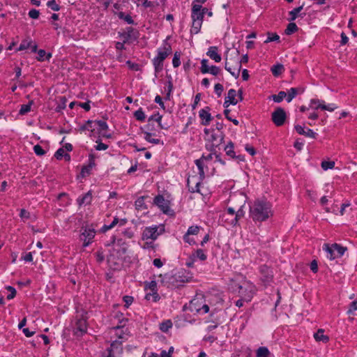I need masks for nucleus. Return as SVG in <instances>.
<instances>
[{"mask_svg":"<svg viewBox=\"0 0 357 357\" xmlns=\"http://www.w3.org/2000/svg\"><path fill=\"white\" fill-rule=\"evenodd\" d=\"M272 215L271 205L266 201L257 199L250 206V217L254 222L266 221Z\"/></svg>","mask_w":357,"mask_h":357,"instance_id":"f257e3e1","label":"nucleus"},{"mask_svg":"<svg viewBox=\"0 0 357 357\" xmlns=\"http://www.w3.org/2000/svg\"><path fill=\"white\" fill-rule=\"evenodd\" d=\"M239 52L236 50L229 55L227 54L225 57V68L234 77H238L241 69V61H239Z\"/></svg>","mask_w":357,"mask_h":357,"instance_id":"f03ea898","label":"nucleus"},{"mask_svg":"<svg viewBox=\"0 0 357 357\" xmlns=\"http://www.w3.org/2000/svg\"><path fill=\"white\" fill-rule=\"evenodd\" d=\"M187 280L181 271L174 273H167L165 275L163 282H165L167 287L176 288L184 283Z\"/></svg>","mask_w":357,"mask_h":357,"instance_id":"7ed1b4c3","label":"nucleus"},{"mask_svg":"<svg viewBox=\"0 0 357 357\" xmlns=\"http://www.w3.org/2000/svg\"><path fill=\"white\" fill-rule=\"evenodd\" d=\"M323 250L326 252V257L330 260H333L343 256L347 249L337 243H333L331 245L324 244Z\"/></svg>","mask_w":357,"mask_h":357,"instance_id":"20e7f679","label":"nucleus"},{"mask_svg":"<svg viewBox=\"0 0 357 357\" xmlns=\"http://www.w3.org/2000/svg\"><path fill=\"white\" fill-rule=\"evenodd\" d=\"M195 164L199 169V180L195 182V186H191V181L196 178L195 176H192V179L188 178L187 185L188 187L189 191L191 192H199V185L201 184V181L204 178L205 173L204 170V167L205 165V162L203 161V159H198L195 160Z\"/></svg>","mask_w":357,"mask_h":357,"instance_id":"39448f33","label":"nucleus"},{"mask_svg":"<svg viewBox=\"0 0 357 357\" xmlns=\"http://www.w3.org/2000/svg\"><path fill=\"white\" fill-rule=\"evenodd\" d=\"M238 294L246 302L250 301L256 291L255 286L248 281H245L238 287Z\"/></svg>","mask_w":357,"mask_h":357,"instance_id":"423d86ee","label":"nucleus"},{"mask_svg":"<svg viewBox=\"0 0 357 357\" xmlns=\"http://www.w3.org/2000/svg\"><path fill=\"white\" fill-rule=\"evenodd\" d=\"M245 215L243 206L240 207L236 211V216H229L227 215H221V221L225 222L227 226L234 227L238 224V220L242 218Z\"/></svg>","mask_w":357,"mask_h":357,"instance_id":"0eeeda50","label":"nucleus"},{"mask_svg":"<svg viewBox=\"0 0 357 357\" xmlns=\"http://www.w3.org/2000/svg\"><path fill=\"white\" fill-rule=\"evenodd\" d=\"M224 134L222 132H220L219 133L213 132L210 137L208 138V141L210 142V144H206V149L211 152H213L215 151V148L220 146L224 141Z\"/></svg>","mask_w":357,"mask_h":357,"instance_id":"6e6552de","label":"nucleus"},{"mask_svg":"<svg viewBox=\"0 0 357 357\" xmlns=\"http://www.w3.org/2000/svg\"><path fill=\"white\" fill-rule=\"evenodd\" d=\"M96 235L94 229L88 227L82 228V231L80 234V241H83V247L89 246L93 241Z\"/></svg>","mask_w":357,"mask_h":357,"instance_id":"1a4fd4ad","label":"nucleus"},{"mask_svg":"<svg viewBox=\"0 0 357 357\" xmlns=\"http://www.w3.org/2000/svg\"><path fill=\"white\" fill-rule=\"evenodd\" d=\"M287 115L284 109L278 107L272 113V121L277 126H282L286 120Z\"/></svg>","mask_w":357,"mask_h":357,"instance_id":"9d476101","label":"nucleus"},{"mask_svg":"<svg viewBox=\"0 0 357 357\" xmlns=\"http://www.w3.org/2000/svg\"><path fill=\"white\" fill-rule=\"evenodd\" d=\"M162 231H158V227L156 226L146 227L142 232V238L143 240L151 239L155 241L162 234Z\"/></svg>","mask_w":357,"mask_h":357,"instance_id":"9b49d317","label":"nucleus"},{"mask_svg":"<svg viewBox=\"0 0 357 357\" xmlns=\"http://www.w3.org/2000/svg\"><path fill=\"white\" fill-rule=\"evenodd\" d=\"M259 272L261 273V280L265 284V285L269 284L273 277L272 270L266 265H262L259 268Z\"/></svg>","mask_w":357,"mask_h":357,"instance_id":"f8f14e48","label":"nucleus"},{"mask_svg":"<svg viewBox=\"0 0 357 357\" xmlns=\"http://www.w3.org/2000/svg\"><path fill=\"white\" fill-rule=\"evenodd\" d=\"M208 11L206 8L202 7L201 5L195 4L192 8V20H199L203 22L204 15Z\"/></svg>","mask_w":357,"mask_h":357,"instance_id":"ddd939ff","label":"nucleus"},{"mask_svg":"<svg viewBox=\"0 0 357 357\" xmlns=\"http://www.w3.org/2000/svg\"><path fill=\"white\" fill-rule=\"evenodd\" d=\"M319 103L317 106L314 107V109H321L322 110H327L329 112L334 111L337 107L335 104L326 105L324 101L318 99H312L310 100V107H313V104Z\"/></svg>","mask_w":357,"mask_h":357,"instance_id":"4468645a","label":"nucleus"},{"mask_svg":"<svg viewBox=\"0 0 357 357\" xmlns=\"http://www.w3.org/2000/svg\"><path fill=\"white\" fill-rule=\"evenodd\" d=\"M190 307L192 310H195L198 313L206 314L209 312V306L207 304H203L201 306L199 298H195L191 301Z\"/></svg>","mask_w":357,"mask_h":357,"instance_id":"2eb2a0df","label":"nucleus"},{"mask_svg":"<svg viewBox=\"0 0 357 357\" xmlns=\"http://www.w3.org/2000/svg\"><path fill=\"white\" fill-rule=\"evenodd\" d=\"M154 204L158 206L161 211L167 213L169 209V203L162 195H158L154 198Z\"/></svg>","mask_w":357,"mask_h":357,"instance_id":"dca6fc26","label":"nucleus"},{"mask_svg":"<svg viewBox=\"0 0 357 357\" xmlns=\"http://www.w3.org/2000/svg\"><path fill=\"white\" fill-rule=\"evenodd\" d=\"M172 53V47L166 40L164 41L163 47L158 49L157 57L164 61Z\"/></svg>","mask_w":357,"mask_h":357,"instance_id":"f3484780","label":"nucleus"},{"mask_svg":"<svg viewBox=\"0 0 357 357\" xmlns=\"http://www.w3.org/2000/svg\"><path fill=\"white\" fill-rule=\"evenodd\" d=\"M237 96V92L235 89H231L229 90L227 93V96L225 98L224 102V107L227 108L229 105H236L238 102V100L236 99V96Z\"/></svg>","mask_w":357,"mask_h":357,"instance_id":"a211bd4d","label":"nucleus"},{"mask_svg":"<svg viewBox=\"0 0 357 357\" xmlns=\"http://www.w3.org/2000/svg\"><path fill=\"white\" fill-rule=\"evenodd\" d=\"M210 108L206 107L205 109H202L199 112V116L202 120V124L204 126H208L210 121L212 120V116L209 113Z\"/></svg>","mask_w":357,"mask_h":357,"instance_id":"6ab92c4d","label":"nucleus"},{"mask_svg":"<svg viewBox=\"0 0 357 357\" xmlns=\"http://www.w3.org/2000/svg\"><path fill=\"white\" fill-rule=\"evenodd\" d=\"M295 130L299 135H305L312 139L316 138V136L317 135L312 129L307 128V130H305V127L300 125L295 126Z\"/></svg>","mask_w":357,"mask_h":357,"instance_id":"aec40b11","label":"nucleus"},{"mask_svg":"<svg viewBox=\"0 0 357 357\" xmlns=\"http://www.w3.org/2000/svg\"><path fill=\"white\" fill-rule=\"evenodd\" d=\"M87 330L86 322L84 319H79L77 321L75 327V333L77 336H82Z\"/></svg>","mask_w":357,"mask_h":357,"instance_id":"412c9836","label":"nucleus"},{"mask_svg":"<svg viewBox=\"0 0 357 357\" xmlns=\"http://www.w3.org/2000/svg\"><path fill=\"white\" fill-rule=\"evenodd\" d=\"M218 47L211 46L208 49L206 55L215 62H220L222 59L220 54L218 52Z\"/></svg>","mask_w":357,"mask_h":357,"instance_id":"4be33fe9","label":"nucleus"},{"mask_svg":"<svg viewBox=\"0 0 357 357\" xmlns=\"http://www.w3.org/2000/svg\"><path fill=\"white\" fill-rule=\"evenodd\" d=\"M112 244L121 247V252L123 254H125L128 249V245L126 243L122 238H116V236L112 237Z\"/></svg>","mask_w":357,"mask_h":357,"instance_id":"5701e85b","label":"nucleus"},{"mask_svg":"<svg viewBox=\"0 0 357 357\" xmlns=\"http://www.w3.org/2000/svg\"><path fill=\"white\" fill-rule=\"evenodd\" d=\"M95 126L97 125L99 127L100 134L107 138H110L111 135H107L105 132H102L106 131L108 129V126L107 123L104 121H95Z\"/></svg>","mask_w":357,"mask_h":357,"instance_id":"b1692460","label":"nucleus"},{"mask_svg":"<svg viewBox=\"0 0 357 357\" xmlns=\"http://www.w3.org/2000/svg\"><path fill=\"white\" fill-rule=\"evenodd\" d=\"M121 36L124 38L123 43H126L132 38H137V36L134 35V29L132 27L126 28V31L121 33Z\"/></svg>","mask_w":357,"mask_h":357,"instance_id":"393cba45","label":"nucleus"},{"mask_svg":"<svg viewBox=\"0 0 357 357\" xmlns=\"http://www.w3.org/2000/svg\"><path fill=\"white\" fill-rule=\"evenodd\" d=\"M304 89L303 88H291L288 91L287 101L290 102L298 93H302Z\"/></svg>","mask_w":357,"mask_h":357,"instance_id":"a878e982","label":"nucleus"},{"mask_svg":"<svg viewBox=\"0 0 357 357\" xmlns=\"http://www.w3.org/2000/svg\"><path fill=\"white\" fill-rule=\"evenodd\" d=\"M92 200V195L90 191L86 192L82 197L78 198L77 202L79 206L90 204Z\"/></svg>","mask_w":357,"mask_h":357,"instance_id":"bb28decb","label":"nucleus"},{"mask_svg":"<svg viewBox=\"0 0 357 357\" xmlns=\"http://www.w3.org/2000/svg\"><path fill=\"white\" fill-rule=\"evenodd\" d=\"M324 331L323 329H319L314 335V339L318 342H327L329 337L327 335H324Z\"/></svg>","mask_w":357,"mask_h":357,"instance_id":"cd10ccee","label":"nucleus"},{"mask_svg":"<svg viewBox=\"0 0 357 357\" xmlns=\"http://www.w3.org/2000/svg\"><path fill=\"white\" fill-rule=\"evenodd\" d=\"M51 57V53H46V52L44 50H39L38 51V56L36 59L39 61H43L45 60H50Z\"/></svg>","mask_w":357,"mask_h":357,"instance_id":"c85d7f7f","label":"nucleus"},{"mask_svg":"<svg viewBox=\"0 0 357 357\" xmlns=\"http://www.w3.org/2000/svg\"><path fill=\"white\" fill-rule=\"evenodd\" d=\"M79 130L81 131L89 130L91 132H93L95 130L94 121L91 120L86 121L84 124L80 126Z\"/></svg>","mask_w":357,"mask_h":357,"instance_id":"c756f323","label":"nucleus"},{"mask_svg":"<svg viewBox=\"0 0 357 357\" xmlns=\"http://www.w3.org/2000/svg\"><path fill=\"white\" fill-rule=\"evenodd\" d=\"M191 256L195 260L197 259H199L201 261H205L207 258L206 255L204 253V250L202 249H197L195 252H193L191 255Z\"/></svg>","mask_w":357,"mask_h":357,"instance_id":"7c9ffc66","label":"nucleus"},{"mask_svg":"<svg viewBox=\"0 0 357 357\" xmlns=\"http://www.w3.org/2000/svg\"><path fill=\"white\" fill-rule=\"evenodd\" d=\"M163 61L162 59L155 56L153 59V64L154 66L155 73H159L162 70L163 68Z\"/></svg>","mask_w":357,"mask_h":357,"instance_id":"2f4dec72","label":"nucleus"},{"mask_svg":"<svg viewBox=\"0 0 357 357\" xmlns=\"http://www.w3.org/2000/svg\"><path fill=\"white\" fill-rule=\"evenodd\" d=\"M31 43H33V40L29 38L23 40L19 47L17 49V51H22L29 48Z\"/></svg>","mask_w":357,"mask_h":357,"instance_id":"473e14b6","label":"nucleus"},{"mask_svg":"<svg viewBox=\"0 0 357 357\" xmlns=\"http://www.w3.org/2000/svg\"><path fill=\"white\" fill-rule=\"evenodd\" d=\"M284 68L283 65L280 64V63L274 65L271 68V72H272L273 75L275 77H278L280 75H281L282 73V72L284 71Z\"/></svg>","mask_w":357,"mask_h":357,"instance_id":"72a5a7b5","label":"nucleus"},{"mask_svg":"<svg viewBox=\"0 0 357 357\" xmlns=\"http://www.w3.org/2000/svg\"><path fill=\"white\" fill-rule=\"evenodd\" d=\"M202 22L199 20H192V24L191 28V33L197 34L199 32Z\"/></svg>","mask_w":357,"mask_h":357,"instance_id":"f704fd0d","label":"nucleus"},{"mask_svg":"<svg viewBox=\"0 0 357 357\" xmlns=\"http://www.w3.org/2000/svg\"><path fill=\"white\" fill-rule=\"evenodd\" d=\"M144 137L147 142L154 144H159L160 143V140L159 139H155V138L152 137V136H153L152 133L145 131V132H144Z\"/></svg>","mask_w":357,"mask_h":357,"instance_id":"c9c22d12","label":"nucleus"},{"mask_svg":"<svg viewBox=\"0 0 357 357\" xmlns=\"http://www.w3.org/2000/svg\"><path fill=\"white\" fill-rule=\"evenodd\" d=\"M257 357H268L270 352L267 347H261L257 350Z\"/></svg>","mask_w":357,"mask_h":357,"instance_id":"e433bc0d","label":"nucleus"},{"mask_svg":"<svg viewBox=\"0 0 357 357\" xmlns=\"http://www.w3.org/2000/svg\"><path fill=\"white\" fill-rule=\"evenodd\" d=\"M109 348L112 349L116 353H121L122 351L121 342L119 340L113 341Z\"/></svg>","mask_w":357,"mask_h":357,"instance_id":"4c0bfd02","label":"nucleus"},{"mask_svg":"<svg viewBox=\"0 0 357 357\" xmlns=\"http://www.w3.org/2000/svg\"><path fill=\"white\" fill-rule=\"evenodd\" d=\"M172 327V323L169 319L166 320L160 324V330L164 333H167Z\"/></svg>","mask_w":357,"mask_h":357,"instance_id":"58836bf2","label":"nucleus"},{"mask_svg":"<svg viewBox=\"0 0 357 357\" xmlns=\"http://www.w3.org/2000/svg\"><path fill=\"white\" fill-rule=\"evenodd\" d=\"M303 6H301L297 7V8L293 9L292 10H291L289 13V15H290L289 20L290 21L295 20L297 18L298 13L303 10Z\"/></svg>","mask_w":357,"mask_h":357,"instance_id":"ea45409f","label":"nucleus"},{"mask_svg":"<svg viewBox=\"0 0 357 357\" xmlns=\"http://www.w3.org/2000/svg\"><path fill=\"white\" fill-rule=\"evenodd\" d=\"M33 103V100L29 101L28 104L26 105H22L19 111V114L21 115H24L27 114L29 112L31 111V107L32 104Z\"/></svg>","mask_w":357,"mask_h":357,"instance_id":"a19ab883","label":"nucleus"},{"mask_svg":"<svg viewBox=\"0 0 357 357\" xmlns=\"http://www.w3.org/2000/svg\"><path fill=\"white\" fill-rule=\"evenodd\" d=\"M118 17L119 19L126 21L128 24H134V20H132V17L128 14L126 15L123 12H119L118 13Z\"/></svg>","mask_w":357,"mask_h":357,"instance_id":"79ce46f5","label":"nucleus"},{"mask_svg":"<svg viewBox=\"0 0 357 357\" xmlns=\"http://www.w3.org/2000/svg\"><path fill=\"white\" fill-rule=\"evenodd\" d=\"M225 151H226L227 155L231 158L235 157V153L234 151V144L231 142H229L225 146Z\"/></svg>","mask_w":357,"mask_h":357,"instance_id":"37998d69","label":"nucleus"},{"mask_svg":"<svg viewBox=\"0 0 357 357\" xmlns=\"http://www.w3.org/2000/svg\"><path fill=\"white\" fill-rule=\"evenodd\" d=\"M201 229V227H199L197 225L195 226H191L188 229L187 232L184 235H197Z\"/></svg>","mask_w":357,"mask_h":357,"instance_id":"c03bdc74","label":"nucleus"},{"mask_svg":"<svg viewBox=\"0 0 357 357\" xmlns=\"http://www.w3.org/2000/svg\"><path fill=\"white\" fill-rule=\"evenodd\" d=\"M145 298L148 301H153V302H156L159 300L160 296L155 291H152V293L146 294L145 296Z\"/></svg>","mask_w":357,"mask_h":357,"instance_id":"a18cd8bd","label":"nucleus"},{"mask_svg":"<svg viewBox=\"0 0 357 357\" xmlns=\"http://www.w3.org/2000/svg\"><path fill=\"white\" fill-rule=\"evenodd\" d=\"M134 116L139 121H144L146 119V115L142 108H139L134 113Z\"/></svg>","mask_w":357,"mask_h":357,"instance_id":"49530a36","label":"nucleus"},{"mask_svg":"<svg viewBox=\"0 0 357 357\" xmlns=\"http://www.w3.org/2000/svg\"><path fill=\"white\" fill-rule=\"evenodd\" d=\"M297 29H298L297 25L294 22H291L287 25V27L285 30V33L287 35H291L293 33H294L295 31H296Z\"/></svg>","mask_w":357,"mask_h":357,"instance_id":"de8ad7c7","label":"nucleus"},{"mask_svg":"<svg viewBox=\"0 0 357 357\" xmlns=\"http://www.w3.org/2000/svg\"><path fill=\"white\" fill-rule=\"evenodd\" d=\"M287 96V93L284 91H280L277 95L272 96L273 100L275 102H280Z\"/></svg>","mask_w":357,"mask_h":357,"instance_id":"09e8293b","label":"nucleus"},{"mask_svg":"<svg viewBox=\"0 0 357 357\" xmlns=\"http://www.w3.org/2000/svg\"><path fill=\"white\" fill-rule=\"evenodd\" d=\"M209 68L210 67L208 66V60L207 59H202L201 61V72L203 74L208 73H209Z\"/></svg>","mask_w":357,"mask_h":357,"instance_id":"8fccbe9b","label":"nucleus"},{"mask_svg":"<svg viewBox=\"0 0 357 357\" xmlns=\"http://www.w3.org/2000/svg\"><path fill=\"white\" fill-rule=\"evenodd\" d=\"M180 57L181 53L176 52L172 59V65L174 68H177L181 65Z\"/></svg>","mask_w":357,"mask_h":357,"instance_id":"3c124183","label":"nucleus"},{"mask_svg":"<svg viewBox=\"0 0 357 357\" xmlns=\"http://www.w3.org/2000/svg\"><path fill=\"white\" fill-rule=\"evenodd\" d=\"M324 170L331 169L335 167L334 161H323L321 165Z\"/></svg>","mask_w":357,"mask_h":357,"instance_id":"603ef678","label":"nucleus"},{"mask_svg":"<svg viewBox=\"0 0 357 357\" xmlns=\"http://www.w3.org/2000/svg\"><path fill=\"white\" fill-rule=\"evenodd\" d=\"M280 40V36L277 33H268V38L264 41L265 43H268L273 41H278Z\"/></svg>","mask_w":357,"mask_h":357,"instance_id":"864d4df0","label":"nucleus"},{"mask_svg":"<svg viewBox=\"0 0 357 357\" xmlns=\"http://www.w3.org/2000/svg\"><path fill=\"white\" fill-rule=\"evenodd\" d=\"M47 6L54 11L60 10V6L56 3L55 0H50L47 3Z\"/></svg>","mask_w":357,"mask_h":357,"instance_id":"5fc2aeb1","label":"nucleus"},{"mask_svg":"<svg viewBox=\"0 0 357 357\" xmlns=\"http://www.w3.org/2000/svg\"><path fill=\"white\" fill-rule=\"evenodd\" d=\"M33 151L37 155H43L45 154V151L43 150L41 146L36 144L33 146Z\"/></svg>","mask_w":357,"mask_h":357,"instance_id":"6e6d98bb","label":"nucleus"},{"mask_svg":"<svg viewBox=\"0 0 357 357\" xmlns=\"http://www.w3.org/2000/svg\"><path fill=\"white\" fill-rule=\"evenodd\" d=\"M6 289L10 291V294L7 296V299L10 300L13 299L16 295V290L14 287L11 286H7Z\"/></svg>","mask_w":357,"mask_h":357,"instance_id":"4d7b16f0","label":"nucleus"},{"mask_svg":"<svg viewBox=\"0 0 357 357\" xmlns=\"http://www.w3.org/2000/svg\"><path fill=\"white\" fill-rule=\"evenodd\" d=\"M65 151H64V149L63 148H60L59 149L55 154H54V157L57 159V160H61L65 155Z\"/></svg>","mask_w":357,"mask_h":357,"instance_id":"13d9d810","label":"nucleus"},{"mask_svg":"<svg viewBox=\"0 0 357 357\" xmlns=\"http://www.w3.org/2000/svg\"><path fill=\"white\" fill-rule=\"evenodd\" d=\"M39 10L36 9H31L29 12V16L32 19H38L39 17Z\"/></svg>","mask_w":357,"mask_h":357,"instance_id":"bf43d9fd","label":"nucleus"},{"mask_svg":"<svg viewBox=\"0 0 357 357\" xmlns=\"http://www.w3.org/2000/svg\"><path fill=\"white\" fill-rule=\"evenodd\" d=\"M215 93L220 97L224 90L223 86L221 84H216L214 86Z\"/></svg>","mask_w":357,"mask_h":357,"instance_id":"052dcab7","label":"nucleus"},{"mask_svg":"<svg viewBox=\"0 0 357 357\" xmlns=\"http://www.w3.org/2000/svg\"><path fill=\"white\" fill-rule=\"evenodd\" d=\"M123 301L125 302V307H128L133 302V297L130 296H125L123 298Z\"/></svg>","mask_w":357,"mask_h":357,"instance_id":"680f3d73","label":"nucleus"},{"mask_svg":"<svg viewBox=\"0 0 357 357\" xmlns=\"http://www.w3.org/2000/svg\"><path fill=\"white\" fill-rule=\"evenodd\" d=\"M92 167V164L91 163L89 166H84L82 168L81 174L84 177L86 174L90 173L91 169Z\"/></svg>","mask_w":357,"mask_h":357,"instance_id":"e2e57ef3","label":"nucleus"},{"mask_svg":"<svg viewBox=\"0 0 357 357\" xmlns=\"http://www.w3.org/2000/svg\"><path fill=\"white\" fill-rule=\"evenodd\" d=\"M356 310H357V301H354L351 303L349 308L347 311V313L349 314H351L353 313L354 311H356Z\"/></svg>","mask_w":357,"mask_h":357,"instance_id":"0e129e2a","label":"nucleus"},{"mask_svg":"<svg viewBox=\"0 0 357 357\" xmlns=\"http://www.w3.org/2000/svg\"><path fill=\"white\" fill-rule=\"evenodd\" d=\"M220 72V68L215 66H212L211 67H210L209 68V73H211L213 75H218Z\"/></svg>","mask_w":357,"mask_h":357,"instance_id":"69168bd1","label":"nucleus"},{"mask_svg":"<svg viewBox=\"0 0 357 357\" xmlns=\"http://www.w3.org/2000/svg\"><path fill=\"white\" fill-rule=\"evenodd\" d=\"M222 215H227L229 216H236V211L231 207H229Z\"/></svg>","mask_w":357,"mask_h":357,"instance_id":"338daca9","label":"nucleus"},{"mask_svg":"<svg viewBox=\"0 0 357 357\" xmlns=\"http://www.w3.org/2000/svg\"><path fill=\"white\" fill-rule=\"evenodd\" d=\"M183 241L185 242L188 243L190 245L196 244V241L194 240V238H190V236H188V235L183 236Z\"/></svg>","mask_w":357,"mask_h":357,"instance_id":"774afa93","label":"nucleus"}]
</instances>
